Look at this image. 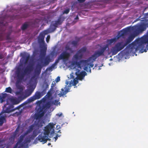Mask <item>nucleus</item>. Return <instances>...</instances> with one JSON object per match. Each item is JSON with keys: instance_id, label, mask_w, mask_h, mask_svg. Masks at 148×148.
Listing matches in <instances>:
<instances>
[{"instance_id": "obj_1", "label": "nucleus", "mask_w": 148, "mask_h": 148, "mask_svg": "<svg viewBox=\"0 0 148 148\" xmlns=\"http://www.w3.org/2000/svg\"><path fill=\"white\" fill-rule=\"evenodd\" d=\"M126 48L130 51L136 52L139 50L140 53L146 52L148 50V36H145L136 39Z\"/></svg>"}, {"instance_id": "obj_2", "label": "nucleus", "mask_w": 148, "mask_h": 148, "mask_svg": "<svg viewBox=\"0 0 148 148\" xmlns=\"http://www.w3.org/2000/svg\"><path fill=\"white\" fill-rule=\"evenodd\" d=\"M79 62H74L71 65V68L74 70H77L75 72V75L77 76L79 79L82 80L84 79V77L86 75L87 73L84 71L80 72L81 66H84V69L87 71V72L91 73V68H92L94 66L93 62H91L89 64L88 63H79Z\"/></svg>"}, {"instance_id": "obj_3", "label": "nucleus", "mask_w": 148, "mask_h": 148, "mask_svg": "<svg viewBox=\"0 0 148 148\" xmlns=\"http://www.w3.org/2000/svg\"><path fill=\"white\" fill-rule=\"evenodd\" d=\"M55 124L50 123L44 127L43 132L38 135L36 138V140L44 144L47 142V140L50 141L51 140L50 138L53 137L55 133L54 131Z\"/></svg>"}, {"instance_id": "obj_4", "label": "nucleus", "mask_w": 148, "mask_h": 148, "mask_svg": "<svg viewBox=\"0 0 148 148\" xmlns=\"http://www.w3.org/2000/svg\"><path fill=\"white\" fill-rule=\"evenodd\" d=\"M137 35L134 32L127 38L125 42H117L111 49L110 52L113 55L116 54L123 49L126 46L131 42Z\"/></svg>"}, {"instance_id": "obj_5", "label": "nucleus", "mask_w": 148, "mask_h": 148, "mask_svg": "<svg viewBox=\"0 0 148 148\" xmlns=\"http://www.w3.org/2000/svg\"><path fill=\"white\" fill-rule=\"evenodd\" d=\"M108 48L107 45H104L103 47H101L98 50L95 51L94 54L91 57H90L87 60H82L80 61L79 63H84L90 64L91 62H93L99 56H104V53L106 51L107 49Z\"/></svg>"}, {"instance_id": "obj_6", "label": "nucleus", "mask_w": 148, "mask_h": 148, "mask_svg": "<svg viewBox=\"0 0 148 148\" xmlns=\"http://www.w3.org/2000/svg\"><path fill=\"white\" fill-rule=\"evenodd\" d=\"M64 51H63L58 56L54 63L57 66L60 60H62L63 61L65 62L69 58L70 53L73 52V51L70 47L67 45L65 47Z\"/></svg>"}, {"instance_id": "obj_7", "label": "nucleus", "mask_w": 148, "mask_h": 148, "mask_svg": "<svg viewBox=\"0 0 148 148\" xmlns=\"http://www.w3.org/2000/svg\"><path fill=\"white\" fill-rule=\"evenodd\" d=\"M77 79H74L73 80V81H72L71 80V82H70L69 85L68 86L66 85L65 87L64 88V89L62 88L61 89L62 91H56V92L54 95V97L56 98L57 95L59 96L60 97H63L68 92H70V87L72 86H75L78 83V80H80L77 77ZM80 81H81L80 80Z\"/></svg>"}, {"instance_id": "obj_8", "label": "nucleus", "mask_w": 148, "mask_h": 148, "mask_svg": "<svg viewBox=\"0 0 148 148\" xmlns=\"http://www.w3.org/2000/svg\"><path fill=\"white\" fill-rule=\"evenodd\" d=\"M65 18V17L62 15H60L58 17L57 20L52 22L49 29L44 31L46 34H47L54 32L56 30L58 26L62 24Z\"/></svg>"}, {"instance_id": "obj_9", "label": "nucleus", "mask_w": 148, "mask_h": 148, "mask_svg": "<svg viewBox=\"0 0 148 148\" xmlns=\"http://www.w3.org/2000/svg\"><path fill=\"white\" fill-rule=\"evenodd\" d=\"M32 69V66H28L26 68H22L18 67L17 69L15 72L16 75L19 76L20 78L24 79L25 76L29 74Z\"/></svg>"}, {"instance_id": "obj_10", "label": "nucleus", "mask_w": 148, "mask_h": 148, "mask_svg": "<svg viewBox=\"0 0 148 148\" xmlns=\"http://www.w3.org/2000/svg\"><path fill=\"white\" fill-rule=\"evenodd\" d=\"M148 27V22H143L132 27V29L137 35L145 30Z\"/></svg>"}, {"instance_id": "obj_11", "label": "nucleus", "mask_w": 148, "mask_h": 148, "mask_svg": "<svg viewBox=\"0 0 148 148\" xmlns=\"http://www.w3.org/2000/svg\"><path fill=\"white\" fill-rule=\"evenodd\" d=\"M29 11V9H27V7L22 6L20 9L15 10V12L17 14L16 16H18L19 18H26L32 15V14L31 12L28 13Z\"/></svg>"}, {"instance_id": "obj_12", "label": "nucleus", "mask_w": 148, "mask_h": 148, "mask_svg": "<svg viewBox=\"0 0 148 148\" xmlns=\"http://www.w3.org/2000/svg\"><path fill=\"white\" fill-rule=\"evenodd\" d=\"M9 113V105L8 103L5 104L3 107L2 110L0 113V126L3 125L6 118L8 116L5 114Z\"/></svg>"}, {"instance_id": "obj_13", "label": "nucleus", "mask_w": 148, "mask_h": 148, "mask_svg": "<svg viewBox=\"0 0 148 148\" xmlns=\"http://www.w3.org/2000/svg\"><path fill=\"white\" fill-rule=\"evenodd\" d=\"M45 93L43 91L42 92L36 91L34 95L28 99L23 104L25 105L30 103L35 100L39 99L44 95Z\"/></svg>"}, {"instance_id": "obj_14", "label": "nucleus", "mask_w": 148, "mask_h": 148, "mask_svg": "<svg viewBox=\"0 0 148 148\" xmlns=\"http://www.w3.org/2000/svg\"><path fill=\"white\" fill-rule=\"evenodd\" d=\"M35 88V86L30 84L29 88L25 91V95H23L22 93L21 95L18 97V99L20 100H23L27 97L30 96L33 92Z\"/></svg>"}, {"instance_id": "obj_15", "label": "nucleus", "mask_w": 148, "mask_h": 148, "mask_svg": "<svg viewBox=\"0 0 148 148\" xmlns=\"http://www.w3.org/2000/svg\"><path fill=\"white\" fill-rule=\"evenodd\" d=\"M32 126H31L29 127V128H28L26 132L22 134L18 139V141L16 143V145H23L22 142L24 138L27 135L30 134L32 131Z\"/></svg>"}, {"instance_id": "obj_16", "label": "nucleus", "mask_w": 148, "mask_h": 148, "mask_svg": "<svg viewBox=\"0 0 148 148\" xmlns=\"http://www.w3.org/2000/svg\"><path fill=\"white\" fill-rule=\"evenodd\" d=\"M17 81L16 82V86L17 89L19 90V91L16 92L15 93L17 95H20L23 93V88L21 85V83L22 80L23 79V78H20L19 76L16 75Z\"/></svg>"}, {"instance_id": "obj_17", "label": "nucleus", "mask_w": 148, "mask_h": 148, "mask_svg": "<svg viewBox=\"0 0 148 148\" xmlns=\"http://www.w3.org/2000/svg\"><path fill=\"white\" fill-rule=\"evenodd\" d=\"M38 120H36L34 122V123L29 126L28 128H29L30 126H32V131L35 128V127H37L38 128L41 127H42L43 124H45L44 122L41 119H38Z\"/></svg>"}, {"instance_id": "obj_18", "label": "nucleus", "mask_w": 148, "mask_h": 148, "mask_svg": "<svg viewBox=\"0 0 148 148\" xmlns=\"http://www.w3.org/2000/svg\"><path fill=\"white\" fill-rule=\"evenodd\" d=\"M46 34H46L44 31L40 34L38 39V42L40 47L42 45H46L44 41L45 36Z\"/></svg>"}, {"instance_id": "obj_19", "label": "nucleus", "mask_w": 148, "mask_h": 148, "mask_svg": "<svg viewBox=\"0 0 148 148\" xmlns=\"http://www.w3.org/2000/svg\"><path fill=\"white\" fill-rule=\"evenodd\" d=\"M47 111V110H45L42 107H40L38 110L37 113L36 114V119H38L40 118L44 115L45 114Z\"/></svg>"}, {"instance_id": "obj_20", "label": "nucleus", "mask_w": 148, "mask_h": 148, "mask_svg": "<svg viewBox=\"0 0 148 148\" xmlns=\"http://www.w3.org/2000/svg\"><path fill=\"white\" fill-rule=\"evenodd\" d=\"M9 99V97L8 94L6 93H2L0 94V103H2L5 101H6L7 103L8 102L9 105V102L8 100Z\"/></svg>"}, {"instance_id": "obj_21", "label": "nucleus", "mask_w": 148, "mask_h": 148, "mask_svg": "<svg viewBox=\"0 0 148 148\" xmlns=\"http://www.w3.org/2000/svg\"><path fill=\"white\" fill-rule=\"evenodd\" d=\"M53 61V59L51 58V57L49 55L47 56L44 58L43 60H41L42 64L44 66H45L48 65L50 62H52Z\"/></svg>"}, {"instance_id": "obj_22", "label": "nucleus", "mask_w": 148, "mask_h": 148, "mask_svg": "<svg viewBox=\"0 0 148 148\" xmlns=\"http://www.w3.org/2000/svg\"><path fill=\"white\" fill-rule=\"evenodd\" d=\"M39 75L34 73V75L31 77L29 81L30 84L33 85V86L36 85L37 83V79L38 78Z\"/></svg>"}, {"instance_id": "obj_23", "label": "nucleus", "mask_w": 148, "mask_h": 148, "mask_svg": "<svg viewBox=\"0 0 148 148\" xmlns=\"http://www.w3.org/2000/svg\"><path fill=\"white\" fill-rule=\"evenodd\" d=\"M44 66L41 63L37 64L36 66L34 69V73L39 75L40 74L42 68Z\"/></svg>"}, {"instance_id": "obj_24", "label": "nucleus", "mask_w": 148, "mask_h": 148, "mask_svg": "<svg viewBox=\"0 0 148 148\" xmlns=\"http://www.w3.org/2000/svg\"><path fill=\"white\" fill-rule=\"evenodd\" d=\"M117 40H118L117 39V38H116V37H115L114 38H111V39L107 40L106 41V42L107 43V44H106L105 45H107L108 46V49L107 48L106 51H108V46L109 45H111L113 43H115L117 41Z\"/></svg>"}, {"instance_id": "obj_25", "label": "nucleus", "mask_w": 148, "mask_h": 148, "mask_svg": "<svg viewBox=\"0 0 148 148\" xmlns=\"http://www.w3.org/2000/svg\"><path fill=\"white\" fill-rule=\"evenodd\" d=\"M21 54L22 56V60L24 63H25L30 58L29 54L25 52Z\"/></svg>"}, {"instance_id": "obj_26", "label": "nucleus", "mask_w": 148, "mask_h": 148, "mask_svg": "<svg viewBox=\"0 0 148 148\" xmlns=\"http://www.w3.org/2000/svg\"><path fill=\"white\" fill-rule=\"evenodd\" d=\"M40 54L42 56H45L46 53L47 47L46 45H42L40 47Z\"/></svg>"}, {"instance_id": "obj_27", "label": "nucleus", "mask_w": 148, "mask_h": 148, "mask_svg": "<svg viewBox=\"0 0 148 148\" xmlns=\"http://www.w3.org/2000/svg\"><path fill=\"white\" fill-rule=\"evenodd\" d=\"M6 18L3 17H0V27L5 26L7 25V23L6 21Z\"/></svg>"}, {"instance_id": "obj_28", "label": "nucleus", "mask_w": 148, "mask_h": 148, "mask_svg": "<svg viewBox=\"0 0 148 148\" xmlns=\"http://www.w3.org/2000/svg\"><path fill=\"white\" fill-rule=\"evenodd\" d=\"M82 56L83 54H82L81 53L79 52L78 51H77L76 54L73 56V58L75 61H73L72 63H73L74 62H78L77 61L81 59Z\"/></svg>"}, {"instance_id": "obj_29", "label": "nucleus", "mask_w": 148, "mask_h": 148, "mask_svg": "<svg viewBox=\"0 0 148 148\" xmlns=\"http://www.w3.org/2000/svg\"><path fill=\"white\" fill-rule=\"evenodd\" d=\"M52 106L51 100H50L43 104L42 107L47 111V110L49 109Z\"/></svg>"}, {"instance_id": "obj_30", "label": "nucleus", "mask_w": 148, "mask_h": 148, "mask_svg": "<svg viewBox=\"0 0 148 148\" xmlns=\"http://www.w3.org/2000/svg\"><path fill=\"white\" fill-rule=\"evenodd\" d=\"M132 30V27H129L123 29L121 31L125 35H126L128 32H130Z\"/></svg>"}, {"instance_id": "obj_31", "label": "nucleus", "mask_w": 148, "mask_h": 148, "mask_svg": "<svg viewBox=\"0 0 148 148\" xmlns=\"http://www.w3.org/2000/svg\"><path fill=\"white\" fill-rule=\"evenodd\" d=\"M34 139L33 138V137H32L31 135H29L26 137L25 139L23 142V143H29L32 140Z\"/></svg>"}, {"instance_id": "obj_32", "label": "nucleus", "mask_w": 148, "mask_h": 148, "mask_svg": "<svg viewBox=\"0 0 148 148\" xmlns=\"http://www.w3.org/2000/svg\"><path fill=\"white\" fill-rule=\"evenodd\" d=\"M72 4L71 9L72 11L78 9V3L77 2H73Z\"/></svg>"}, {"instance_id": "obj_33", "label": "nucleus", "mask_w": 148, "mask_h": 148, "mask_svg": "<svg viewBox=\"0 0 148 148\" xmlns=\"http://www.w3.org/2000/svg\"><path fill=\"white\" fill-rule=\"evenodd\" d=\"M52 98H51L50 100H51V103L52 106L53 105H55L57 106H58V105L60 106V102H59V99L58 100L56 99L55 100H52Z\"/></svg>"}, {"instance_id": "obj_34", "label": "nucleus", "mask_w": 148, "mask_h": 148, "mask_svg": "<svg viewBox=\"0 0 148 148\" xmlns=\"http://www.w3.org/2000/svg\"><path fill=\"white\" fill-rule=\"evenodd\" d=\"M30 23H25L23 24L21 27L22 29L24 30L26 29L28 27H29Z\"/></svg>"}, {"instance_id": "obj_35", "label": "nucleus", "mask_w": 148, "mask_h": 148, "mask_svg": "<svg viewBox=\"0 0 148 148\" xmlns=\"http://www.w3.org/2000/svg\"><path fill=\"white\" fill-rule=\"evenodd\" d=\"M33 130H34L32 132V134L31 136L32 137H33V138L34 139L35 137L38 134L37 131V129H34Z\"/></svg>"}, {"instance_id": "obj_36", "label": "nucleus", "mask_w": 148, "mask_h": 148, "mask_svg": "<svg viewBox=\"0 0 148 148\" xmlns=\"http://www.w3.org/2000/svg\"><path fill=\"white\" fill-rule=\"evenodd\" d=\"M22 100H20L18 99H18H12L10 98V101L12 102L14 104H18Z\"/></svg>"}, {"instance_id": "obj_37", "label": "nucleus", "mask_w": 148, "mask_h": 148, "mask_svg": "<svg viewBox=\"0 0 148 148\" xmlns=\"http://www.w3.org/2000/svg\"><path fill=\"white\" fill-rule=\"evenodd\" d=\"M51 96V93H48L42 98V100L43 102H45L47 99H49Z\"/></svg>"}, {"instance_id": "obj_38", "label": "nucleus", "mask_w": 148, "mask_h": 148, "mask_svg": "<svg viewBox=\"0 0 148 148\" xmlns=\"http://www.w3.org/2000/svg\"><path fill=\"white\" fill-rule=\"evenodd\" d=\"M45 18L44 19L42 17H40L39 18H37L36 19L35 21L34 24H39L42 21L45 20Z\"/></svg>"}, {"instance_id": "obj_39", "label": "nucleus", "mask_w": 148, "mask_h": 148, "mask_svg": "<svg viewBox=\"0 0 148 148\" xmlns=\"http://www.w3.org/2000/svg\"><path fill=\"white\" fill-rule=\"evenodd\" d=\"M124 35L121 31H120L117 34V35L115 36L117 40L119 39L121 37L123 36Z\"/></svg>"}, {"instance_id": "obj_40", "label": "nucleus", "mask_w": 148, "mask_h": 148, "mask_svg": "<svg viewBox=\"0 0 148 148\" xmlns=\"http://www.w3.org/2000/svg\"><path fill=\"white\" fill-rule=\"evenodd\" d=\"M57 54L56 52V51L54 49L48 55H49L50 56V57L51 56V58H52V57L53 56H56L57 55Z\"/></svg>"}, {"instance_id": "obj_41", "label": "nucleus", "mask_w": 148, "mask_h": 148, "mask_svg": "<svg viewBox=\"0 0 148 148\" xmlns=\"http://www.w3.org/2000/svg\"><path fill=\"white\" fill-rule=\"evenodd\" d=\"M86 51V48L85 47H84L80 49L78 51L81 53L82 54H83V53L85 52Z\"/></svg>"}, {"instance_id": "obj_42", "label": "nucleus", "mask_w": 148, "mask_h": 148, "mask_svg": "<svg viewBox=\"0 0 148 148\" xmlns=\"http://www.w3.org/2000/svg\"><path fill=\"white\" fill-rule=\"evenodd\" d=\"M70 9L69 8H67L64 10L63 12L62 13L63 14H67L69 13L70 11Z\"/></svg>"}, {"instance_id": "obj_43", "label": "nucleus", "mask_w": 148, "mask_h": 148, "mask_svg": "<svg viewBox=\"0 0 148 148\" xmlns=\"http://www.w3.org/2000/svg\"><path fill=\"white\" fill-rule=\"evenodd\" d=\"M73 64V63H72V64H71V65L70 66V68L72 70V73L70 74V76H71V78H74V77H73V74H74V73H73V71H75V72H76L77 71V70H74V69H72L71 68V65L72 64Z\"/></svg>"}, {"instance_id": "obj_44", "label": "nucleus", "mask_w": 148, "mask_h": 148, "mask_svg": "<svg viewBox=\"0 0 148 148\" xmlns=\"http://www.w3.org/2000/svg\"><path fill=\"white\" fill-rule=\"evenodd\" d=\"M53 69L52 68H51V67L50 66L49 67H48L46 69L45 71H53Z\"/></svg>"}, {"instance_id": "obj_45", "label": "nucleus", "mask_w": 148, "mask_h": 148, "mask_svg": "<svg viewBox=\"0 0 148 148\" xmlns=\"http://www.w3.org/2000/svg\"><path fill=\"white\" fill-rule=\"evenodd\" d=\"M53 69L52 68H51V67L50 66L49 67H48L46 69L45 71H53Z\"/></svg>"}, {"instance_id": "obj_46", "label": "nucleus", "mask_w": 148, "mask_h": 148, "mask_svg": "<svg viewBox=\"0 0 148 148\" xmlns=\"http://www.w3.org/2000/svg\"><path fill=\"white\" fill-rule=\"evenodd\" d=\"M77 43L78 42L75 40L71 42V44L74 46H76L77 45Z\"/></svg>"}, {"instance_id": "obj_47", "label": "nucleus", "mask_w": 148, "mask_h": 148, "mask_svg": "<svg viewBox=\"0 0 148 148\" xmlns=\"http://www.w3.org/2000/svg\"><path fill=\"white\" fill-rule=\"evenodd\" d=\"M55 85H56L55 82L54 81H53L51 84V88L50 89V90L53 89V87L55 86Z\"/></svg>"}, {"instance_id": "obj_48", "label": "nucleus", "mask_w": 148, "mask_h": 148, "mask_svg": "<svg viewBox=\"0 0 148 148\" xmlns=\"http://www.w3.org/2000/svg\"><path fill=\"white\" fill-rule=\"evenodd\" d=\"M44 84L46 85V88H48L50 84V83L49 82H45Z\"/></svg>"}, {"instance_id": "obj_49", "label": "nucleus", "mask_w": 148, "mask_h": 148, "mask_svg": "<svg viewBox=\"0 0 148 148\" xmlns=\"http://www.w3.org/2000/svg\"><path fill=\"white\" fill-rule=\"evenodd\" d=\"M60 80V77L58 76L55 79V81L56 83H58Z\"/></svg>"}, {"instance_id": "obj_50", "label": "nucleus", "mask_w": 148, "mask_h": 148, "mask_svg": "<svg viewBox=\"0 0 148 148\" xmlns=\"http://www.w3.org/2000/svg\"><path fill=\"white\" fill-rule=\"evenodd\" d=\"M57 66L55 64H54V63L52 64L51 65V68H52L53 69H54L57 68Z\"/></svg>"}, {"instance_id": "obj_51", "label": "nucleus", "mask_w": 148, "mask_h": 148, "mask_svg": "<svg viewBox=\"0 0 148 148\" xmlns=\"http://www.w3.org/2000/svg\"><path fill=\"white\" fill-rule=\"evenodd\" d=\"M10 113L11 112H13V110H12V108H13V105H12L11 104H10Z\"/></svg>"}, {"instance_id": "obj_52", "label": "nucleus", "mask_w": 148, "mask_h": 148, "mask_svg": "<svg viewBox=\"0 0 148 148\" xmlns=\"http://www.w3.org/2000/svg\"><path fill=\"white\" fill-rule=\"evenodd\" d=\"M50 38V36L49 35H48L47 37L46 38V41L47 43L49 42V40Z\"/></svg>"}, {"instance_id": "obj_53", "label": "nucleus", "mask_w": 148, "mask_h": 148, "mask_svg": "<svg viewBox=\"0 0 148 148\" xmlns=\"http://www.w3.org/2000/svg\"><path fill=\"white\" fill-rule=\"evenodd\" d=\"M63 115V114L62 112H60L57 114H56V116H58L59 117H60L62 116Z\"/></svg>"}, {"instance_id": "obj_54", "label": "nucleus", "mask_w": 148, "mask_h": 148, "mask_svg": "<svg viewBox=\"0 0 148 148\" xmlns=\"http://www.w3.org/2000/svg\"><path fill=\"white\" fill-rule=\"evenodd\" d=\"M37 129V131L38 132V134L40 133L41 132L42 130H41V129H40L39 128H38Z\"/></svg>"}, {"instance_id": "obj_55", "label": "nucleus", "mask_w": 148, "mask_h": 148, "mask_svg": "<svg viewBox=\"0 0 148 148\" xmlns=\"http://www.w3.org/2000/svg\"><path fill=\"white\" fill-rule=\"evenodd\" d=\"M37 129V131L38 132V134L40 133L41 132L42 130H41V129H40L39 128H38Z\"/></svg>"}, {"instance_id": "obj_56", "label": "nucleus", "mask_w": 148, "mask_h": 148, "mask_svg": "<svg viewBox=\"0 0 148 148\" xmlns=\"http://www.w3.org/2000/svg\"><path fill=\"white\" fill-rule=\"evenodd\" d=\"M80 3H82L84 2L85 0H77Z\"/></svg>"}, {"instance_id": "obj_57", "label": "nucleus", "mask_w": 148, "mask_h": 148, "mask_svg": "<svg viewBox=\"0 0 148 148\" xmlns=\"http://www.w3.org/2000/svg\"><path fill=\"white\" fill-rule=\"evenodd\" d=\"M5 91L7 92H9V87L6 88Z\"/></svg>"}, {"instance_id": "obj_58", "label": "nucleus", "mask_w": 148, "mask_h": 148, "mask_svg": "<svg viewBox=\"0 0 148 148\" xmlns=\"http://www.w3.org/2000/svg\"><path fill=\"white\" fill-rule=\"evenodd\" d=\"M58 138V136H56L55 137H54L53 138H52V140H53L54 139H55V142L56 140H57V139Z\"/></svg>"}, {"instance_id": "obj_59", "label": "nucleus", "mask_w": 148, "mask_h": 148, "mask_svg": "<svg viewBox=\"0 0 148 148\" xmlns=\"http://www.w3.org/2000/svg\"><path fill=\"white\" fill-rule=\"evenodd\" d=\"M61 128V127L59 125H57L56 126V128L58 130Z\"/></svg>"}, {"instance_id": "obj_60", "label": "nucleus", "mask_w": 148, "mask_h": 148, "mask_svg": "<svg viewBox=\"0 0 148 148\" xmlns=\"http://www.w3.org/2000/svg\"><path fill=\"white\" fill-rule=\"evenodd\" d=\"M18 145H16V144L15 145V146L13 148H18L17 147H18ZM18 148H19V147Z\"/></svg>"}, {"instance_id": "obj_61", "label": "nucleus", "mask_w": 148, "mask_h": 148, "mask_svg": "<svg viewBox=\"0 0 148 148\" xmlns=\"http://www.w3.org/2000/svg\"><path fill=\"white\" fill-rule=\"evenodd\" d=\"M66 83V85L67 86V85H68L69 84V82L67 81V80H66L65 82Z\"/></svg>"}, {"instance_id": "obj_62", "label": "nucleus", "mask_w": 148, "mask_h": 148, "mask_svg": "<svg viewBox=\"0 0 148 148\" xmlns=\"http://www.w3.org/2000/svg\"><path fill=\"white\" fill-rule=\"evenodd\" d=\"M79 19V17L78 16H76L75 17V20H78Z\"/></svg>"}, {"instance_id": "obj_63", "label": "nucleus", "mask_w": 148, "mask_h": 148, "mask_svg": "<svg viewBox=\"0 0 148 148\" xmlns=\"http://www.w3.org/2000/svg\"><path fill=\"white\" fill-rule=\"evenodd\" d=\"M61 136V134H57L56 135V136H58V137H60Z\"/></svg>"}, {"instance_id": "obj_64", "label": "nucleus", "mask_w": 148, "mask_h": 148, "mask_svg": "<svg viewBox=\"0 0 148 148\" xmlns=\"http://www.w3.org/2000/svg\"><path fill=\"white\" fill-rule=\"evenodd\" d=\"M19 127H18L16 130H15V131H17V132H18V131L19 130Z\"/></svg>"}]
</instances>
